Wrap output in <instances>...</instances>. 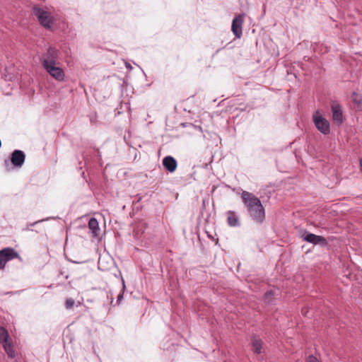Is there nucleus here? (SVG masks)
<instances>
[{
	"instance_id": "0eeeda50",
	"label": "nucleus",
	"mask_w": 362,
	"mask_h": 362,
	"mask_svg": "<svg viewBox=\"0 0 362 362\" xmlns=\"http://www.w3.org/2000/svg\"><path fill=\"white\" fill-rule=\"evenodd\" d=\"M44 69L55 80L59 81H64L65 74L63 69L60 67V63L45 66Z\"/></svg>"
},
{
	"instance_id": "7ed1b4c3",
	"label": "nucleus",
	"mask_w": 362,
	"mask_h": 362,
	"mask_svg": "<svg viewBox=\"0 0 362 362\" xmlns=\"http://www.w3.org/2000/svg\"><path fill=\"white\" fill-rule=\"evenodd\" d=\"M0 342L3 344V347L8 356L11 358L15 357V351L9 339L8 331L4 327H0Z\"/></svg>"
},
{
	"instance_id": "f3484780",
	"label": "nucleus",
	"mask_w": 362,
	"mask_h": 362,
	"mask_svg": "<svg viewBox=\"0 0 362 362\" xmlns=\"http://www.w3.org/2000/svg\"><path fill=\"white\" fill-rule=\"evenodd\" d=\"M74 303H75V302L73 299H71V298L66 299V303H65L66 308L70 309V308H73V306L74 305Z\"/></svg>"
},
{
	"instance_id": "1a4fd4ad",
	"label": "nucleus",
	"mask_w": 362,
	"mask_h": 362,
	"mask_svg": "<svg viewBox=\"0 0 362 362\" xmlns=\"http://www.w3.org/2000/svg\"><path fill=\"white\" fill-rule=\"evenodd\" d=\"M302 237L304 240L313 245H320L321 246H326L327 245V240L320 235H317L305 231L303 234Z\"/></svg>"
},
{
	"instance_id": "9b49d317",
	"label": "nucleus",
	"mask_w": 362,
	"mask_h": 362,
	"mask_svg": "<svg viewBox=\"0 0 362 362\" xmlns=\"http://www.w3.org/2000/svg\"><path fill=\"white\" fill-rule=\"evenodd\" d=\"M333 120L339 124L343 122V113L341 105L337 102H332L331 104Z\"/></svg>"
},
{
	"instance_id": "ddd939ff",
	"label": "nucleus",
	"mask_w": 362,
	"mask_h": 362,
	"mask_svg": "<svg viewBox=\"0 0 362 362\" xmlns=\"http://www.w3.org/2000/svg\"><path fill=\"white\" fill-rule=\"evenodd\" d=\"M251 341L254 352L256 354L262 353V341L257 336L254 335L252 337Z\"/></svg>"
},
{
	"instance_id": "6ab92c4d",
	"label": "nucleus",
	"mask_w": 362,
	"mask_h": 362,
	"mask_svg": "<svg viewBox=\"0 0 362 362\" xmlns=\"http://www.w3.org/2000/svg\"><path fill=\"white\" fill-rule=\"evenodd\" d=\"M357 95L354 93L353 94V100L356 103H361V100L357 98Z\"/></svg>"
},
{
	"instance_id": "4468645a",
	"label": "nucleus",
	"mask_w": 362,
	"mask_h": 362,
	"mask_svg": "<svg viewBox=\"0 0 362 362\" xmlns=\"http://www.w3.org/2000/svg\"><path fill=\"white\" fill-rule=\"evenodd\" d=\"M88 228L92 231L93 237L98 235V231L100 230L98 221L95 218H90L88 221Z\"/></svg>"
},
{
	"instance_id": "412c9836",
	"label": "nucleus",
	"mask_w": 362,
	"mask_h": 362,
	"mask_svg": "<svg viewBox=\"0 0 362 362\" xmlns=\"http://www.w3.org/2000/svg\"><path fill=\"white\" fill-rule=\"evenodd\" d=\"M5 164H6V165H8V161H7V160H5Z\"/></svg>"
},
{
	"instance_id": "a211bd4d",
	"label": "nucleus",
	"mask_w": 362,
	"mask_h": 362,
	"mask_svg": "<svg viewBox=\"0 0 362 362\" xmlns=\"http://www.w3.org/2000/svg\"><path fill=\"white\" fill-rule=\"evenodd\" d=\"M307 362H318V360L316 357L313 355L309 356Z\"/></svg>"
},
{
	"instance_id": "f03ea898",
	"label": "nucleus",
	"mask_w": 362,
	"mask_h": 362,
	"mask_svg": "<svg viewBox=\"0 0 362 362\" xmlns=\"http://www.w3.org/2000/svg\"><path fill=\"white\" fill-rule=\"evenodd\" d=\"M59 51L53 47H49L46 52L43 53L40 59L43 67L59 64Z\"/></svg>"
},
{
	"instance_id": "9d476101",
	"label": "nucleus",
	"mask_w": 362,
	"mask_h": 362,
	"mask_svg": "<svg viewBox=\"0 0 362 362\" xmlns=\"http://www.w3.org/2000/svg\"><path fill=\"white\" fill-rule=\"evenodd\" d=\"M25 160V155L21 150H15L11 155V162L13 167L20 168L23 166Z\"/></svg>"
},
{
	"instance_id": "2eb2a0df",
	"label": "nucleus",
	"mask_w": 362,
	"mask_h": 362,
	"mask_svg": "<svg viewBox=\"0 0 362 362\" xmlns=\"http://www.w3.org/2000/svg\"><path fill=\"white\" fill-rule=\"evenodd\" d=\"M227 218L228 223L230 226H236L238 225V218L233 211H228Z\"/></svg>"
},
{
	"instance_id": "20e7f679",
	"label": "nucleus",
	"mask_w": 362,
	"mask_h": 362,
	"mask_svg": "<svg viewBox=\"0 0 362 362\" xmlns=\"http://www.w3.org/2000/svg\"><path fill=\"white\" fill-rule=\"evenodd\" d=\"M33 13L43 27L45 28H51L53 21L49 12L39 7L35 6L33 8Z\"/></svg>"
},
{
	"instance_id": "6e6552de",
	"label": "nucleus",
	"mask_w": 362,
	"mask_h": 362,
	"mask_svg": "<svg viewBox=\"0 0 362 362\" xmlns=\"http://www.w3.org/2000/svg\"><path fill=\"white\" fill-rule=\"evenodd\" d=\"M244 18L245 14H239L233 18L232 22L231 30L234 35L238 38H240L243 34Z\"/></svg>"
},
{
	"instance_id": "dca6fc26",
	"label": "nucleus",
	"mask_w": 362,
	"mask_h": 362,
	"mask_svg": "<svg viewBox=\"0 0 362 362\" xmlns=\"http://www.w3.org/2000/svg\"><path fill=\"white\" fill-rule=\"evenodd\" d=\"M274 292L272 291H267L264 296V300L266 303L270 304L272 303Z\"/></svg>"
},
{
	"instance_id": "423d86ee",
	"label": "nucleus",
	"mask_w": 362,
	"mask_h": 362,
	"mask_svg": "<svg viewBox=\"0 0 362 362\" xmlns=\"http://www.w3.org/2000/svg\"><path fill=\"white\" fill-rule=\"evenodd\" d=\"M15 258H20L18 253L11 247L0 250V269L5 267L6 262Z\"/></svg>"
},
{
	"instance_id": "39448f33",
	"label": "nucleus",
	"mask_w": 362,
	"mask_h": 362,
	"mask_svg": "<svg viewBox=\"0 0 362 362\" xmlns=\"http://www.w3.org/2000/svg\"><path fill=\"white\" fill-rule=\"evenodd\" d=\"M313 119L316 128L321 133L324 134L329 133L330 128L329 122L323 117L318 111L313 114Z\"/></svg>"
},
{
	"instance_id": "f257e3e1",
	"label": "nucleus",
	"mask_w": 362,
	"mask_h": 362,
	"mask_svg": "<svg viewBox=\"0 0 362 362\" xmlns=\"http://www.w3.org/2000/svg\"><path fill=\"white\" fill-rule=\"evenodd\" d=\"M241 199L252 220L257 223H262L265 212L259 199L247 191H243Z\"/></svg>"
},
{
	"instance_id": "f8f14e48",
	"label": "nucleus",
	"mask_w": 362,
	"mask_h": 362,
	"mask_svg": "<svg viewBox=\"0 0 362 362\" xmlns=\"http://www.w3.org/2000/svg\"><path fill=\"white\" fill-rule=\"evenodd\" d=\"M163 165L168 171L173 173L177 168V161L170 156H165L163 159Z\"/></svg>"
},
{
	"instance_id": "aec40b11",
	"label": "nucleus",
	"mask_w": 362,
	"mask_h": 362,
	"mask_svg": "<svg viewBox=\"0 0 362 362\" xmlns=\"http://www.w3.org/2000/svg\"><path fill=\"white\" fill-rule=\"evenodd\" d=\"M123 298V295L122 293L119 294L117 296V301L121 300V299Z\"/></svg>"
}]
</instances>
